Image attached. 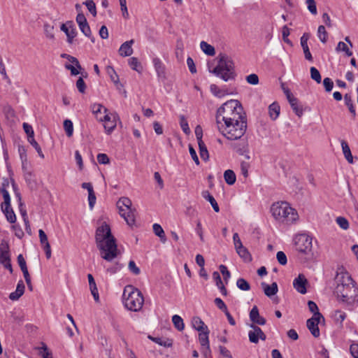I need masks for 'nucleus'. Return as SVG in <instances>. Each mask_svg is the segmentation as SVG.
<instances>
[{
    "label": "nucleus",
    "mask_w": 358,
    "mask_h": 358,
    "mask_svg": "<svg viewBox=\"0 0 358 358\" xmlns=\"http://www.w3.org/2000/svg\"><path fill=\"white\" fill-rule=\"evenodd\" d=\"M25 289V286L22 280H20L17 285L15 292H11L9 295V299L12 301L18 300L21 296L23 295Z\"/></svg>",
    "instance_id": "nucleus-16"
},
{
    "label": "nucleus",
    "mask_w": 358,
    "mask_h": 358,
    "mask_svg": "<svg viewBox=\"0 0 358 358\" xmlns=\"http://www.w3.org/2000/svg\"><path fill=\"white\" fill-rule=\"evenodd\" d=\"M76 87L80 93H85L86 90V85L83 79L80 77L76 82Z\"/></svg>",
    "instance_id": "nucleus-64"
},
{
    "label": "nucleus",
    "mask_w": 358,
    "mask_h": 358,
    "mask_svg": "<svg viewBox=\"0 0 358 358\" xmlns=\"http://www.w3.org/2000/svg\"><path fill=\"white\" fill-rule=\"evenodd\" d=\"M200 47L201 50L206 53L207 55L213 56L215 54V50L213 46L208 44L205 41H201L200 43Z\"/></svg>",
    "instance_id": "nucleus-34"
},
{
    "label": "nucleus",
    "mask_w": 358,
    "mask_h": 358,
    "mask_svg": "<svg viewBox=\"0 0 358 358\" xmlns=\"http://www.w3.org/2000/svg\"><path fill=\"white\" fill-rule=\"evenodd\" d=\"M131 201L128 197H121L117 202L119 213L129 226L135 224L136 209L131 208Z\"/></svg>",
    "instance_id": "nucleus-8"
},
{
    "label": "nucleus",
    "mask_w": 358,
    "mask_h": 358,
    "mask_svg": "<svg viewBox=\"0 0 358 358\" xmlns=\"http://www.w3.org/2000/svg\"><path fill=\"white\" fill-rule=\"evenodd\" d=\"M317 34H318V37H319L320 40L321 41V42H322L323 43H325L327 41V35L328 34L325 29L324 26H323V25L319 26L318 30H317Z\"/></svg>",
    "instance_id": "nucleus-47"
},
{
    "label": "nucleus",
    "mask_w": 358,
    "mask_h": 358,
    "mask_svg": "<svg viewBox=\"0 0 358 358\" xmlns=\"http://www.w3.org/2000/svg\"><path fill=\"white\" fill-rule=\"evenodd\" d=\"M152 62L158 77L165 78V66L162 60L158 57H155Z\"/></svg>",
    "instance_id": "nucleus-17"
},
{
    "label": "nucleus",
    "mask_w": 358,
    "mask_h": 358,
    "mask_svg": "<svg viewBox=\"0 0 358 358\" xmlns=\"http://www.w3.org/2000/svg\"><path fill=\"white\" fill-rule=\"evenodd\" d=\"M335 280L337 283L335 294L339 301L348 305L358 301V288L350 275L343 267L338 268Z\"/></svg>",
    "instance_id": "nucleus-1"
},
{
    "label": "nucleus",
    "mask_w": 358,
    "mask_h": 358,
    "mask_svg": "<svg viewBox=\"0 0 358 358\" xmlns=\"http://www.w3.org/2000/svg\"><path fill=\"white\" fill-rule=\"evenodd\" d=\"M38 236L40 238L41 244L43 245V247L46 246L47 245H50L47 235L44 232L43 229H39L38 231Z\"/></svg>",
    "instance_id": "nucleus-59"
},
{
    "label": "nucleus",
    "mask_w": 358,
    "mask_h": 358,
    "mask_svg": "<svg viewBox=\"0 0 358 358\" xmlns=\"http://www.w3.org/2000/svg\"><path fill=\"white\" fill-rule=\"evenodd\" d=\"M336 221L341 229L346 230L349 228V222L344 217H338Z\"/></svg>",
    "instance_id": "nucleus-53"
},
{
    "label": "nucleus",
    "mask_w": 358,
    "mask_h": 358,
    "mask_svg": "<svg viewBox=\"0 0 358 358\" xmlns=\"http://www.w3.org/2000/svg\"><path fill=\"white\" fill-rule=\"evenodd\" d=\"M39 350V354L42 358H52V353L45 344L43 343L42 347Z\"/></svg>",
    "instance_id": "nucleus-52"
},
{
    "label": "nucleus",
    "mask_w": 358,
    "mask_h": 358,
    "mask_svg": "<svg viewBox=\"0 0 358 358\" xmlns=\"http://www.w3.org/2000/svg\"><path fill=\"white\" fill-rule=\"evenodd\" d=\"M134 43V40L131 39L129 41L123 43L119 49V54L122 57H129L133 54L132 45Z\"/></svg>",
    "instance_id": "nucleus-15"
},
{
    "label": "nucleus",
    "mask_w": 358,
    "mask_h": 358,
    "mask_svg": "<svg viewBox=\"0 0 358 358\" xmlns=\"http://www.w3.org/2000/svg\"><path fill=\"white\" fill-rule=\"evenodd\" d=\"M336 51L337 52H344L347 57H350L352 55V52L349 49L347 44L343 41H340L338 43L336 48Z\"/></svg>",
    "instance_id": "nucleus-36"
},
{
    "label": "nucleus",
    "mask_w": 358,
    "mask_h": 358,
    "mask_svg": "<svg viewBox=\"0 0 358 358\" xmlns=\"http://www.w3.org/2000/svg\"><path fill=\"white\" fill-rule=\"evenodd\" d=\"M92 113L95 114L96 116L98 113H101L102 110H103L104 113H106L108 112V109L103 106L101 104L95 103L92 107Z\"/></svg>",
    "instance_id": "nucleus-55"
},
{
    "label": "nucleus",
    "mask_w": 358,
    "mask_h": 358,
    "mask_svg": "<svg viewBox=\"0 0 358 358\" xmlns=\"http://www.w3.org/2000/svg\"><path fill=\"white\" fill-rule=\"evenodd\" d=\"M217 59V65L213 70L209 69V71L226 82L234 80L236 73L232 59L222 53L218 55Z\"/></svg>",
    "instance_id": "nucleus-4"
},
{
    "label": "nucleus",
    "mask_w": 358,
    "mask_h": 358,
    "mask_svg": "<svg viewBox=\"0 0 358 358\" xmlns=\"http://www.w3.org/2000/svg\"><path fill=\"white\" fill-rule=\"evenodd\" d=\"M321 320H322V318L321 317H312L311 318L308 319L306 322L307 328L309 329L311 334L315 338H317L320 335L318 324L320 322Z\"/></svg>",
    "instance_id": "nucleus-12"
},
{
    "label": "nucleus",
    "mask_w": 358,
    "mask_h": 358,
    "mask_svg": "<svg viewBox=\"0 0 358 358\" xmlns=\"http://www.w3.org/2000/svg\"><path fill=\"white\" fill-rule=\"evenodd\" d=\"M273 217L282 223L290 224L299 219L297 211L289 206L287 202H277L271 207Z\"/></svg>",
    "instance_id": "nucleus-5"
},
{
    "label": "nucleus",
    "mask_w": 358,
    "mask_h": 358,
    "mask_svg": "<svg viewBox=\"0 0 358 358\" xmlns=\"http://www.w3.org/2000/svg\"><path fill=\"white\" fill-rule=\"evenodd\" d=\"M236 252L238 254L241 258L243 259L245 262H250L252 261V256L250 254L248 249L244 247L243 245H241V247H237L236 248Z\"/></svg>",
    "instance_id": "nucleus-24"
},
{
    "label": "nucleus",
    "mask_w": 358,
    "mask_h": 358,
    "mask_svg": "<svg viewBox=\"0 0 358 358\" xmlns=\"http://www.w3.org/2000/svg\"><path fill=\"white\" fill-rule=\"evenodd\" d=\"M111 116H113V120L106 122L103 125L105 131L108 134H110L116 127V118L118 117L117 114L111 115Z\"/></svg>",
    "instance_id": "nucleus-35"
},
{
    "label": "nucleus",
    "mask_w": 358,
    "mask_h": 358,
    "mask_svg": "<svg viewBox=\"0 0 358 358\" xmlns=\"http://www.w3.org/2000/svg\"><path fill=\"white\" fill-rule=\"evenodd\" d=\"M261 285L264 289L265 295L268 297H271L278 292V288L276 282H273L271 285H267L266 282H262Z\"/></svg>",
    "instance_id": "nucleus-19"
},
{
    "label": "nucleus",
    "mask_w": 358,
    "mask_h": 358,
    "mask_svg": "<svg viewBox=\"0 0 358 358\" xmlns=\"http://www.w3.org/2000/svg\"><path fill=\"white\" fill-rule=\"evenodd\" d=\"M268 113L273 120H276L280 114V106L275 102L271 103L268 107Z\"/></svg>",
    "instance_id": "nucleus-27"
},
{
    "label": "nucleus",
    "mask_w": 358,
    "mask_h": 358,
    "mask_svg": "<svg viewBox=\"0 0 358 358\" xmlns=\"http://www.w3.org/2000/svg\"><path fill=\"white\" fill-rule=\"evenodd\" d=\"M210 331L208 328H204L203 331H200L199 334V341L201 345H207L209 344V335Z\"/></svg>",
    "instance_id": "nucleus-28"
},
{
    "label": "nucleus",
    "mask_w": 358,
    "mask_h": 358,
    "mask_svg": "<svg viewBox=\"0 0 358 358\" xmlns=\"http://www.w3.org/2000/svg\"><path fill=\"white\" fill-rule=\"evenodd\" d=\"M1 207L7 221L11 224H14L16 222V216L10 205L3 206V204H1Z\"/></svg>",
    "instance_id": "nucleus-18"
},
{
    "label": "nucleus",
    "mask_w": 358,
    "mask_h": 358,
    "mask_svg": "<svg viewBox=\"0 0 358 358\" xmlns=\"http://www.w3.org/2000/svg\"><path fill=\"white\" fill-rule=\"evenodd\" d=\"M97 161L101 164H108L110 163V159L106 154L99 153L97 155Z\"/></svg>",
    "instance_id": "nucleus-63"
},
{
    "label": "nucleus",
    "mask_w": 358,
    "mask_h": 358,
    "mask_svg": "<svg viewBox=\"0 0 358 358\" xmlns=\"http://www.w3.org/2000/svg\"><path fill=\"white\" fill-rule=\"evenodd\" d=\"M80 31L87 36L89 37L92 43H94L95 39L94 37L91 34L90 27L88 24V22H85V24H82L78 25Z\"/></svg>",
    "instance_id": "nucleus-39"
},
{
    "label": "nucleus",
    "mask_w": 358,
    "mask_h": 358,
    "mask_svg": "<svg viewBox=\"0 0 358 358\" xmlns=\"http://www.w3.org/2000/svg\"><path fill=\"white\" fill-rule=\"evenodd\" d=\"M61 30L65 32L67 36V41L69 43H72L73 39L76 37L77 34L76 29L72 26L67 27L66 24H62L61 26Z\"/></svg>",
    "instance_id": "nucleus-20"
},
{
    "label": "nucleus",
    "mask_w": 358,
    "mask_h": 358,
    "mask_svg": "<svg viewBox=\"0 0 358 358\" xmlns=\"http://www.w3.org/2000/svg\"><path fill=\"white\" fill-rule=\"evenodd\" d=\"M24 178L26 182L27 183L28 186L30 188L33 189L36 187V180L34 179V174L31 171L25 173L24 174Z\"/></svg>",
    "instance_id": "nucleus-37"
},
{
    "label": "nucleus",
    "mask_w": 358,
    "mask_h": 358,
    "mask_svg": "<svg viewBox=\"0 0 358 358\" xmlns=\"http://www.w3.org/2000/svg\"><path fill=\"white\" fill-rule=\"evenodd\" d=\"M62 57L63 58H65V59H67L69 62H71L72 64H73L78 69H81L82 67L78 60L77 58L71 56V55H67V54H62L61 55Z\"/></svg>",
    "instance_id": "nucleus-56"
},
{
    "label": "nucleus",
    "mask_w": 358,
    "mask_h": 358,
    "mask_svg": "<svg viewBox=\"0 0 358 358\" xmlns=\"http://www.w3.org/2000/svg\"><path fill=\"white\" fill-rule=\"evenodd\" d=\"M332 317L334 322L342 327L343 322L346 318V313L341 310H337L334 312Z\"/></svg>",
    "instance_id": "nucleus-32"
},
{
    "label": "nucleus",
    "mask_w": 358,
    "mask_h": 358,
    "mask_svg": "<svg viewBox=\"0 0 358 358\" xmlns=\"http://www.w3.org/2000/svg\"><path fill=\"white\" fill-rule=\"evenodd\" d=\"M296 250L304 255H312V238L306 234H300L295 238Z\"/></svg>",
    "instance_id": "nucleus-9"
},
{
    "label": "nucleus",
    "mask_w": 358,
    "mask_h": 358,
    "mask_svg": "<svg viewBox=\"0 0 358 358\" xmlns=\"http://www.w3.org/2000/svg\"><path fill=\"white\" fill-rule=\"evenodd\" d=\"M17 263L19 264V266L20 267L22 273H23V275H24V280H27L28 281V277H30V275L29 273V271H28V269H27V264H26V261L23 257V255L22 254H20L18 256H17Z\"/></svg>",
    "instance_id": "nucleus-23"
},
{
    "label": "nucleus",
    "mask_w": 358,
    "mask_h": 358,
    "mask_svg": "<svg viewBox=\"0 0 358 358\" xmlns=\"http://www.w3.org/2000/svg\"><path fill=\"white\" fill-rule=\"evenodd\" d=\"M210 90L213 94L217 97H222L225 94V92L220 90L219 87L215 84H212L210 86Z\"/></svg>",
    "instance_id": "nucleus-51"
},
{
    "label": "nucleus",
    "mask_w": 358,
    "mask_h": 358,
    "mask_svg": "<svg viewBox=\"0 0 358 358\" xmlns=\"http://www.w3.org/2000/svg\"><path fill=\"white\" fill-rule=\"evenodd\" d=\"M341 147L345 158L350 164H352L353 157L348 143L344 140L341 141Z\"/></svg>",
    "instance_id": "nucleus-25"
},
{
    "label": "nucleus",
    "mask_w": 358,
    "mask_h": 358,
    "mask_svg": "<svg viewBox=\"0 0 358 358\" xmlns=\"http://www.w3.org/2000/svg\"><path fill=\"white\" fill-rule=\"evenodd\" d=\"M28 141L35 148V150H36V152L38 154V155L41 158L43 159L44 158V155H43V153L42 152V150H41L40 145H38V143L35 141L34 138H31Z\"/></svg>",
    "instance_id": "nucleus-60"
},
{
    "label": "nucleus",
    "mask_w": 358,
    "mask_h": 358,
    "mask_svg": "<svg viewBox=\"0 0 358 358\" xmlns=\"http://www.w3.org/2000/svg\"><path fill=\"white\" fill-rule=\"evenodd\" d=\"M220 132L227 139L234 141L241 139L247 129V120L225 122L217 124Z\"/></svg>",
    "instance_id": "nucleus-6"
},
{
    "label": "nucleus",
    "mask_w": 358,
    "mask_h": 358,
    "mask_svg": "<svg viewBox=\"0 0 358 358\" xmlns=\"http://www.w3.org/2000/svg\"><path fill=\"white\" fill-rule=\"evenodd\" d=\"M245 80L249 84L253 85H258L259 81L258 76L255 73L248 75L246 76Z\"/></svg>",
    "instance_id": "nucleus-57"
},
{
    "label": "nucleus",
    "mask_w": 358,
    "mask_h": 358,
    "mask_svg": "<svg viewBox=\"0 0 358 358\" xmlns=\"http://www.w3.org/2000/svg\"><path fill=\"white\" fill-rule=\"evenodd\" d=\"M9 262H10L9 245L3 241L0 244V264L3 265Z\"/></svg>",
    "instance_id": "nucleus-14"
},
{
    "label": "nucleus",
    "mask_w": 358,
    "mask_h": 358,
    "mask_svg": "<svg viewBox=\"0 0 358 358\" xmlns=\"http://www.w3.org/2000/svg\"><path fill=\"white\" fill-rule=\"evenodd\" d=\"M288 101L295 114L299 117H301L303 115V110L299 103V100L296 97L293 96L288 99Z\"/></svg>",
    "instance_id": "nucleus-21"
},
{
    "label": "nucleus",
    "mask_w": 358,
    "mask_h": 358,
    "mask_svg": "<svg viewBox=\"0 0 358 358\" xmlns=\"http://www.w3.org/2000/svg\"><path fill=\"white\" fill-rule=\"evenodd\" d=\"M89 11L92 14L93 16L96 15V9L95 3L92 0L86 1L85 3Z\"/></svg>",
    "instance_id": "nucleus-58"
},
{
    "label": "nucleus",
    "mask_w": 358,
    "mask_h": 358,
    "mask_svg": "<svg viewBox=\"0 0 358 358\" xmlns=\"http://www.w3.org/2000/svg\"><path fill=\"white\" fill-rule=\"evenodd\" d=\"M123 299L125 307L134 312L141 310L144 303V297L141 292L131 285L124 287Z\"/></svg>",
    "instance_id": "nucleus-7"
},
{
    "label": "nucleus",
    "mask_w": 358,
    "mask_h": 358,
    "mask_svg": "<svg viewBox=\"0 0 358 358\" xmlns=\"http://www.w3.org/2000/svg\"><path fill=\"white\" fill-rule=\"evenodd\" d=\"M250 168V164L246 162H242L241 163V174L244 176L245 178L248 177V169Z\"/></svg>",
    "instance_id": "nucleus-62"
},
{
    "label": "nucleus",
    "mask_w": 358,
    "mask_h": 358,
    "mask_svg": "<svg viewBox=\"0 0 358 358\" xmlns=\"http://www.w3.org/2000/svg\"><path fill=\"white\" fill-rule=\"evenodd\" d=\"M202 196L203 197L206 199L207 201H208L210 202V203L211 204L213 210L216 212V213H218L220 211V208H219V206L216 201V200L215 199V198L209 193L208 191H203L202 192Z\"/></svg>",
    "instance_id": "nucleus-26"
},
{
    "label": "nucleus",
    "mask_w": 358,
    "mask_h": 358,
    "mask_svg": "<svg viewBox=\"0 0 358 358\" xmlns=\"http://www.w3.org/2000/svg\"><path fill=\"white\" fill-rule=\"evenodd\" d=\"M290 34V29L288 28L287 25H285L282 27V39L285 43H286L288 45H292V41L288 38V36Z\"/></svg>",
    "instance_id": "nucleus-50"
},
{
    "label": "nucleus",
    "mask_w": 358,
    "mask_h": 358,
    "mask_svg": "<svg viewBox=\"0 0 358 358\" xmlns=\"http://www.w3.org/2000/svg\"><path fill=\"white\" fill-rule=\"evenodd\" d=\"M308 10L313 14H317V7L315 0H306Z\"/></svg>",
    "instance_id": "nucleus-61"
},
{
    "label": "nucleus",
    "mask_w": 358,
    "mask_h": 358,
    "mask_svg": "<svg viewBox=\"0 0 358 358\" xmlns=\"http://www.w3.org/2000/svg\"><path fill=\"white\" fill-rule=\"evenodd\" d=\"M192 324L194 329L198 331H203L204 328H208L199 317H194L192 320Z\"/></svg>",
    "instance_id": "nucleus-33"
},
{
    "label": "nucleus",
    "mask_w": 358,
    "mask_h": 358,
    "mask_svg": "<svg viewBox=\"0 0 358 358\" xmlns=\"http://www.w3.org/2000/svg\"><path fill=\"white\" fill-rule=\"evenodd\" d=\"M237 287L243 291H248L250 289L249 282L244 278H238L236 281Z\"/></svg>",
    "instance_id": "nucleus-46"
},
{
    "label": "nucleus",
    "mask_w": 358,
    "mask_h": 358,
    "mask_svg": "<svg viewBox=\"0 0 358 358\" xmlns=\"http://www.w3.org/2000/svg\"><path fill=\"white\" fill-rule=\"evenodd\" d=\"M308 306L309 310L313 314V317H321L322 320L324 321V317L323 315L319 312V308L317 305L313 301H308Z\"/></svg>",
    "instance_id": "nucleus-30"
},
{
    "label": "nucleus",
    "mask_w": 358,
    "mask_h": 358,
    "mask_svg": "<svg viewBox=\"0 0 358 358\" xmlns=\"http://www.w3.org/2000/svg\"><path fill=\"white\" fill-rule=\"evenodd\" d=\"M64 129L68 137H71L73 133V122L70 120H65L64 121Z\"/></svg>",
    "instance_id": "nucleus-43"
},
{
    "label": "nucleus",
    "mask_w": 358,
    "mask_h": 358,
    "mask_svg": "<svg viewBox=\"0 0 358 358\" xmlns=\"http://www.w3.org/2000/svg\"><path fill=\"white\" fill-rule=\"evenodd\" d=\"M106 71L107 74L110 76V80L115 83H119V76L117 74L116 71L113 69V67L110 66H107L106 68Z\"/></svg>",
    "instance_id": "nucleus-40"
},
{
    "label": "nucleus",
    "mask_w": 358,
    "mask_h": 358,
    "mask_svg": "<svg viewBox=\"0 0 358 358\" xmlns=\"http://www.w3.org/2000/svg\"><path fill=\"white\" fill-rule=\"evenodd\" d=\"M247 142L243 140L238 143H234L231 144V148L241 155H243L247 152Z\"/></svg>",
    "instance_id": "nucleus-22"
},
{
    "label": "nucleus",
    "mask_w": 358,
    "mask_h": 358,
    "mask_svg": "<svg viewBox=\"0 0 358 358\" xmlns=\"http://www.w3.org/2000/svg\"><path fill=\"white\" fill-rule=\"evenodd\" d=\"M250 320L251 324L255 325H264L266 323V320L261 316L259 313V309L256 306H254L250 312Z\"/></svg>",
    "instance_id": "nucleus-13"
},
{
    "label": "nucleus",
    "mask_w": 358,
    "mask_h": 358,
    "mask_svg": "<svg viewBox=\"0 0 358 358\" xmlns=\"http://www.w3.org/2000/svg\"><path fill=\"white\" fill-rule=\"evenodd\" d=\"M95 241L100 255L103 259L111 262L117 257L118 250L116 240L111 234L110 226L106 222H103L96 229Z\"/></svg>",
    "instance_id": "nucleus-2"
},
{
    "label": "nucleus",
    "mask_w": 358,
    "mask_h": 358,
    "mask_svg": "<svg viewBox=\"0 0 358 358\" xmlns=\"http://www.w3.org/2000/svg\"><path fill=\"white\" fill-rule=\"evenodd\" d=\"M308 284V282L303 274H299L293 281L294 288L301 294H305L307 292Z\"/></svg>",
    "instance_id": "nucleus-11"
},
{
    "label": "nucleus",
    "mask_w": 358,
    "mask_h": 358,
    "mask_svg": "<svg viewBox=\"0 0 358 358\" xmlns=\"http://www.w3.org/2000/svg\"><path fill=\"white\" fill-rule=\"evenodd\" d=\"M172 322L175 326V327L178 331H182L185 328L183 320L182 317L178 315H175L172 317Z\"/></svg>",
    "instance_id": "nucleus-42"
},
{
    "label": "nucleus",
    "mask_w": 358,
    "mask_h": 358,
    "mask_svg": "<svg viewBox=\"0 0 358 358\" xmlns=\"http://www.w3.org/2000/svg\"><path fill=\"white\" fill-rule=\"evenodd\" d=\"M180 124L182 130L184 131L185 134H188L190 132V129L187 121L186 120L185 117L183 115H181L180 117Z\"/></svg>",
    "instance_id": "nucleus-54"
},
{
    "label": "nucleus",
    "mask_w": 358,
    "mask_h": 358,
    "mask_svg": "<svg viewBox=\"0 0 358 358\" xmlns=\"http://www.w3.org/2000/svg\"><path fill=\"white\" fill-rule=\"evenodd\" d=\"M344 100H345V105L348 106L350 112L352 113V116L355 117L356 115V112H355V106L353 104V101L351 98V96L348 94H346L344 96Z\"/></svg>",
    "instance_id": "nucleus-38"
},
{
    "label": "nucleus",
    "mask_w": 358,
    "mask_h": 358,
    "mask_svg": "<svg viewBox=\"0 0 358 358\" xmlns=\"http://www.w3.org/2000/svg\"><path fill=\"white\" fill-rule=\"evenodd\" d=\"M249 327L251 328V330L248 332V338L250 343L257 344L259 340L266 341V336L260 327L254 324H249Z\"/></svg>",
    "instance_id": "nucleus-10"
},
{
    "label": "nucleus",
    "mask_w": 358,
    "mask_h": 358,
    "mask_svg": "<svg viewBox=\"0 0 358 358\" xmlns=\"http://www.w3.org/2000/svg\"><path fill=\"white\" fill-rule=\"evenodd\" d=\"M224 178L225 182L229 185H234L236 180L235 173L231 169H228L224 171Z\"/></svg>",
    "instance_id": "nucleus-31"
},
{
    "label": "nucleus",
    "mask_w": 358,
    "mask_h": 358,
    "mask_svg": "<svg viewBox=\"0 0 358 358\" xmlns=\"http://www.w3.org/2000/svg\"><path fill=\"white\" fill-rule=\"evenodd\" d=\"M310 78L314 80L317 83L322 82V77L320 71L314 66L310 67Z\"/></svg>",
    "instance_id": "nucleus-45"
},
{
    "label": "nucleus",
    "mask_w": 358,
    "mask_h": 358,
    "mask_svg": "<svg viewBox=\"0 0 358 358\" xmlns=\"http://www.w3.org/2000/svg\"><path fill=\"white\" fill-rule=\"evenodd\" d=\"M129 65L133 70L136 71L138 73H141L142 71V66L141 65L140 62H138L136 57H131L129 59Z\"/></svg>",
    "instance_id": "nucleus-41"
},
{
    "label": "nucleus",
    "mask_w": 358,
    "mask_h": 358,
    "mask_svg": "<svg viewBox=\"0 0 358 358\" xmlns=\"http://www.w3.org/2000/svg\"><path fill=\"white\" fill-rule=\"evenodd\" d=\"M4 186H5V184L3 183V187L0 189V192L2 194L3 200H4V201L2 204H3V206H9V205H10V194H9L8 192Z\"/></svg>",
    "instance_id": "nucleus-48"
},
{
    "label": "nucleus",
    "mask_w": 358,
    "mask_h": 358,
    "mask_svg": "<svg viewBox=\"0 0 358 358\" xmlns=\"http://www.w3.org/2000/svg\"><path fill=\"white\" fill-rule=\"evenodd\" d=\"M239 120H247V118L243 108L238 100L231 99L227 101L217 110V124L238 122Z\"/></svg>",
    "instance_id": "nucleus-3"
},
{
    "label": "nucleus",
    "mask_w": 358,
    "mask_h": 358,
    "mask_svg": "<svg viewBox=\"0 0 358 358\" xmlns=\"http://www.w3.org/2000/svg\"><path fill=\"white\" fill-rule=\"evenodd\" d=\"M198 144H199V152H200L201 157L203 160H207L209 157V155H208V150L206 148L205 143L202 141L201 142V141L198 142Z\"/></svg>",
    "instance_id": "nucleus-44"
},
{
    "label": "nucleus",
    "mask_w": 358,
    "mask_h": 358,
    "mask_svg": "<svg viewBox=\"0 0 358 358\" xmlns=\"http://www.w3.org/2000/svg\"><path fill=\"white\" fill-rule=\"evenodd\" d=\"M152 229H153V231H154L155 234L156 236H157L158 237H159V238L162 243H165L166 241V238L164 231L162 229V227H161V225L155 223L153 224Z\"/></svg>",
    "instance_id": "nucleus-29"
},
{
    "label": "nucleus",
    "mask_w": 358,
    "mask_h": 358,
    "mask_svg": "<svg viewBox=\"0 0 358 358\" xmlns=\"http://www.w3.org/2000/svg\"><path fill=\"white\" fill-rule=\"evenodd\" d=\"M23 129L26 134L27 135V139L29 141L31 138H34V132L32 127L28 123H23Z\"/></svg>",
    "instance_id": "nucleus-49"
}]
</instances>
